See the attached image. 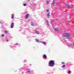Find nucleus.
Here are the masks:
<instances>
[{
  "instance_id": "f257e3e1",
  "label": "nucleus",
  "mask_w": 74,
  "mask_h": 74,
  "mask_svg": "<svg viewBox=\"0 0 74 74\" xmlns=\"http://www.w3.org/2000/svg\"><path fill=\"white\" fill-rule=\"evenodd\" d=\"M49 65L50 67H53L55 65L54 61L53 60H51L49 62Z\"/></svg>"
},
{
  "instance_id": "f03ea898",
  "label": "nucleus",
  "mask_w": 74,
  "mask_h": 74,
  "mask_svg": "<svg viewBox=\"0 0 74 74\" xmlns=\"http://www.w3.org/2000/svg\"><path fill=\"white\" fill-rule=\"evenodd\" d=\"M64 34H65L66 36L63 35L62 36V37L63 38L65 37L66 36L67 37H69V36H70V34H69V33H66V32H65Z\"/></svg>"
},
{
  "instance_id": "7ed1b4c3",
  "label": "nucleus",
  "mask_w": 74,
  "mask_h": 74,
  "mask_svg": "<svg viewBox=\"0 0 74 74\" xmlns=\"http://www.w3.org/2000/svg\"><path fill=\"white\" fill-rule=\"evenodd\" d=\"M14 26V23H12L10 27L11 28H13Z\"/></svg>"
},
{
  "instance_id": "20e7f679",
  "label": "nucleus",
  "mask_w": 74,
  "mask_h": 74,
  "mask_svg": "<svg viewBox=\"0 0 74 74\" xmlns=\"http://www.w3.org/2000/svg\"><path fill=\"white\" fill-rule=\"evenodd\" d=\"M29 14H27V15H25V18L26 19H28V18H29Z\"/></svg>"
},
{
  "instance_id": "39448f33",
  "label": "nucleus",
  "mask_w": 74,
  "mask_h": 74,
  "mask_svg": "<svg viewBox=\"0 0 74 74\" xmlns=\"http://www.w3.org/2000/svg\"><path fill=\"white\" fill-rule=\"evenodd\" d=\"M14 14H12V15H11V18L12 19H14Z\"/></svg>"
},
{
  "instance_id": "423d86ee",
  "label": "nucleus",
  "mask_w": 74,
  "mask_h": 74,
  "mask_svg": "<svg viewBox=\"0 0 74 74\" xmlns=\"http://www.w3.org/2000/svg\"><path fill=\"white\" fill-rule=\"evenodd\" d=\"M43 58L44 59H47V56H46V55L45 54H44L43 56Z\"/></svg>"
},
{
  "instance_id": "0eeeda50",
  "label": "nucleus",
  "mask_w": 74,
  "mask_h": 74,
  "mask_svg": "<svg viewBox=\"0 0 74 74\" xmlns=\"http://www.w3.org/2000/svg\"><path fill=\"white\" fill-rule=\"evenodd\" d=\"M69 4L67 3L66 4L65 7H66H66H69Z\"/></svg>"
},
{
  "instance_id": "6e6552de",
  "label": "nucleus",
  "mask_w": 74,
  "mask_h": 74,
  "mask_svg": "<svg viewBox=\"0 0 74 74\" xmlns=\"http://www.w3.org/2000/svg\"><path fill=\"white\" fill-rule=\"evenodd\" d=\"M36 34H39L40 33V32L38 31H35Z\"/></svg>"
},
{
  "instance_id": "1a4fd4ad",
  "label": "nucleus",
  "mask_w": 74,
  "mask_h": 74,
  "mask_svg": "<svg viewBox=\"0 0 74 74\" xmlns=\"http://www.w3.org/2000/svg\"><path fill=\"white\" fill-rule=\"evenodd\" d=\"M47 16L48 18H49V13H48L47 14Z\"/></svg>"
},
{
  "instance_id": "9d476101",
  "label": "nucleus",
  "mask_w": 74,
  "mask_h": 74,
  "mask_svg": "<svg viewBox=\"0 0 74 74\" xmlns=\"http://www.w3.org/2000/svg\"><path fill=\"white\" fill-rule=\"evenodd\" d=\"M55 30L56 31H57V32H59V30H58V28H55Z\"/></svg>"
},
{
  "instance_id": "9b49d317",
  "label": "nucleus",
  "mask_w": 74,
  "mask_h": 74,
  "mask_svg": "<svg viewBox=\"0 0 74 74\" xmlns=\"http://www.w3.org/2000/svg\"><path fill=\"white\" fill-rule=\"evenodd\" d=\"M42 43L45 45H46V43H45V42H42Z\"/></svg>"
},
{
  "instance_id": "f8f14e48",
  "label": "nucleus",
  "mask_w": 74,
  "mask_h": 74,
  "mask_svg": "<svg viewBox=\"0 0 74 74\" xmlns=\"http://www.w3.org/2000/svg\"><path fill=\"white\" fill-rule=\"evenodd\" d=\"M31 25L32 26H34V23H33L32 22H31Z\"/></svg>"
},
{
  "instance_id": "ddd939ff",
  "label": "nucleus",
  "mask_w": 74,
  "mask_h": 74,
  "mask_svg": "<svg viewBox=\"0 0 74 74\" xmlns=\"http://www.w3.org/2000/svg\"><path fill=\"white\" fill-rule=\"evenodd\" d=\"M66 67V66L65 65H63L62 67V68H64V67Z\"/></svg>"
},
{
  "instance_id": "4468645a",
  "label": "nucleus",
  "mask_w": 74,
  "mask_h": 74,
  "mask_svg": "<svg viewBox=\"0 0 74 74\" xmlns=\"http://www.w3.org/2000/svg\"><path fill=\"white\" fill-rule=\"evenodd\" d=\"M71 71H69L68 72V74H71Z\"/></svg>"
},
{
  "instance_id": "2eb2a0df",
  "label": "nucleus",
  "mask_w": 74,
  "mask_h": 74,
  "mask_svg": "<svg viewBox=\"0 0 74 74\" xmlns=\"http://www.w3.org/2000/svg\"><path fill=\"white\" fill-rule=\"evenodd\" d=\"M36 42H38L39 41V40H38L37 39H36Z\"/></svg>"
},
{
  "instance_id": "dca6fc26",
  "label": "nucleus",
  "mask_w": 74,
  "mask_h": 74,
  "mask_svg": "<svg viewBox=\"0 0 74 74\" xmlns=\"http://www.w3.org/2000/svg\"><path fill=\"white\" fill-rule=\"evenodd\" d=\"M46 3H47V4H49V2H48V1H46Z\"/></svg>"
},
{
  "instance_id": "f3484780",
  "label": "nucleus",
  "mask_w": 74,
  "mask_h": 74,
  "mask_svg": "<svg viewBox=\"0 0 74 74\" xmlns=\"http://www.w3.org/2000/svg\"><path fill=\"white\" fill-rule=\"evenodd\" d=\"M66 38H68V40H70V38L69 37Z\"/></svg>"
},
{
  "instance_id": "a211bd4d",
  "label": "nucleus",
  "mask_w": 74,
  "mask_h": 74,
  "mask_svg": "<svg viewBox=\"0 0 74 74\" xmlns=\"http://www.w3.org/2000/svg\"><path fill=\"white\" fill-rule=\"evenodd\" d=\"M53 5H55L56 4V2H54L53 3Z\"/></svg>"
},
{
  "instance_id": "6ab92c4d",
  "label": "nucleus",
  "mask_w": 74,
  "mask_h": 74,
  "mask_svg": "<svg viewBox=\"0 0 74 74\" xmlns=\"http://www.w3.org/2000/svg\"><path fill=\"white\" fill-rule=\"evenodd\" d=\"M65 63H64V62H62V64H65Z\"/></svg>"
},
{
  "instance_id": "aec40b11",
  "label": "nucleus",
  "mask_w": 74,
  "mask_h": 74,
  "mask_svg": "<svg viewBox=\"0 0 74 74\" xmlns=\"http://www.w3.org/2000/svg\"><path fill=\"white\" fill-rule=\"evenodd\" d=\"M23 5L24 6H26V4L25 3H24L23 4Z\"/></svg>"
},
{
  "instance_id": "412c9836",
  "label": "nucleus",
  "mask_w": 74,
  "mask_h": 74,
  "mask_svg": "<svg viewBox=\"0 0 74 74\" xmlns=\"http://www.w3.org/2000/svg\"><path fill=\"white\" fill-rule=\"evenodd\" d=\"M1 37H4V34H2L1 35Z\"/></svg>"
},
{
  "instance_id": "4be33fe9",
  "label": "nucleus",
  "mask_w": 74,
  "mask_h": 74,
  "mask_svg": "<svg viewBox=\"0 0 74 74\" xmlns=\"http://www.w3.org/2000/svg\"><path fill=\"white\" fill-rule=\"evenodd\" d=\"M7 32H8L7 31H5V33H7Z\"/></svg>"
},
{
  "instance_id": "5701e85b",
  "label": "nucleus",
  "mask_w": 74,
  "mask_h": 74,
  "mask_svg": "<svg viewBox=\"0 0 74 74\" xmlns=\"http://www.w3.org/2000/svg\"><path fill=\"white\" fill-rule=\"evenodd\" d=\"M46 11L47 12H48V11H49V10H47Z\"/></svg>"
},
{
  "instance_id": "b1692460",
  "label": "nucleus",
  "mask_w": 74,
  "mask_h": 74,
  "mask_svg": "<svg viewBox=\"0 0 74 74\" xmlns=\"http://www.w3.org/2000/svg\"><path fill=\"white\" fill-rule=\"evenodd\" d=\"M46 22H47V23H48V21H47V20H46Z\"/></svg>"
},
{
  "instance_id": "393cba45",
  "label": "nucleus",
  "mask_w": 74,
  "mask_h": 74,
  "mask_svg": "<svg viewBox=\"0 0 74 74\" xmlns=\"http://www.w3.org/2000/svg\"><path fill=\"white\" fill-rule=\"evenodd\" d=\"M16 45H18V43H16Z\"/></svg>"
},
{
  "instance_id": "a878e982",
  "label": "nucleus",
  "mask_w": 74,
  "mask_h": 74,
  "mask_svg": "<svg viewBox=\"0 0 74 74\" xmlns=\"http://www.w3.org/2000/svg\"><path fill=\"white\" fill-rule=\"evenodd\" d=\"M47 25H48V26H49V23H47Z\"/></svg>"
},
{
  "instance_id": "bb28decb",
  "label": "nucleus",
  "mask_w": 74,
  "mask_h": 74,
  "mask_svg": "<svg viewBox=\"0 0 74 74\" xmlns=\"http://www.w3.org/2000/svg\"><path fill=\"white\" fill-rule=\"evenodd\" d=\"M28 72H29V73H30V71H28Z\"/></svg>"
},
{
  "instance_id": "cd10ccee",
  "label": "nucleus",
  "mask_w": 74,
  "mask_h": 74,
  "mask_svg": "<svg viewBox=\"0 0 74 74\" xmlns=\"http://www.w3.org/2000/svg\"><path fill=\"white\" fill-rule=\"evenodd\" d=\"M55 1V0H53V2H54V1Z\"/></svg>"
},
{
  "instance_id": "c85d7f7f",
  "label": "nucleus",
  "mask_w": 74,
  "mask_h": 74,
  "mask_svg": "<svg viewBox=\"0 0 74 74\" xmlns=\"http://www.w3.org/2000/svg\"><path fill=\"white\" fill-rule=\"evenodd\" d=\"M6 41H7V42H8V40H7Z\"/></svg>"
},
{
  "instance_id": "c756f323",
  "label": "nucleus",
  "mask_w": 74,
  "mask_h": 74,
  "mask_svg": "<svg viewBox=\"0 0 74 74\" xmlns=\"http://www.w3.org/2000/svg\"><path fill=\"white\" fill-rule=\"evenodd\" d=\"M28 0V1H30V0Z\"/></svg>"
}]
</instances>
